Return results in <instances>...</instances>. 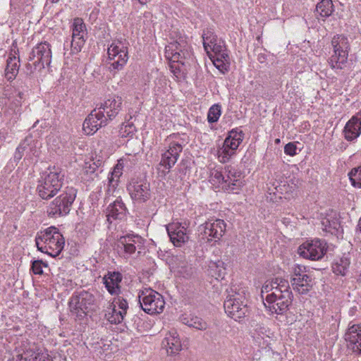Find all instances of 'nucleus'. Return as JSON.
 <instances>
[{
	"label": "nucleus",
	"instance_id": "f257e3e1",
	"mask_svg": "<svg viewBox=\"0 0 361 361\" xmlns=\"http://www.w3.org/2000/svg\"><path fill=\"white\" fill-rule=\"evenodd\" d=\"M65 172L58 166L49 167L41 176L37 190L43 200H49L62 188Z\"/></svg>",
	"mask_w": 361,
	"mask_h": 361
},
{
	"label": "nucleus",
	"instance_id": "f03ea898",
	"mask_svg": "<svg viewBox=\"0 0 361 361\" xmlns=\"http://www.w3.org/2000/svg\"><path fill=\"white\" fill-rule=\"evenodd\" d=\"M35 243L38 250L56 257L63 250L65 240L57 228L50 226L37 233Z\"/></svg>",
	"mask_w": 361,
	"mask_h": 361
},
{
	"label": "nucleus",
	"instance_id": "7ed1b4c3",
	"mask_svg": "<svg viewBox=\"0 0 361 361\" xmlns=\"http://www.w3.org/2000/svg\"><path fill=\"white\" fill-rule=\"evenodd\" d=\"M225 312L235 321L245 318L249 312L247 305L245 290L231 287L224 304Z\"/></svg>",
	"mask_w": 361,
	"mask_h": 361
},
{
	"label": "nucleus",
	"instance_id": "20e7f679",
	"mask_svg": "<svg viewBox=\"0 0 361 361\" xmlns=\"http://www.w3.org/2000/svg\"><path fill=\"white\" fill-rule=\"evenodd\" d=\"M282 289L275 290V292L266 295L264 305L271 312L283 314L287 312L293 301V293L288 282H283Z\"/></svg>",
	"mask_w": 361,
	"mask_h": 361
},
{
	"label": "nucleus",
	"instance_id": "39448f33",
	"mask_svg": "<svg viewBox=\"0 0 361 361\" xmlns=\"http://www.w3.org/2000/svg\"><path fill=\"white\" fill-rule=\"evenodd\" d=\"M333 53L328 59L330 67L341 71L347 64L350 46L348 39L343 35H335L331 39Z\"/></svg>",
	"mask_w": 361,
	"mask_h": 361
},
{
	"label": "nucleus",
	"instance_id": "423d86ee",
	"mask_svg": "<svg viewBox=\"0 0 361 361\" xmlns=\"http://www.w3.org/2000/svg\"><path fill=\"white\" fill-rule=\"evenodd\" d=\"M76 197V190L73 187H66L61 193L49 204L48 215L51 217L68 214Z\"/></svg>",
	"mask_w": 361,
	"mask_h": 361
},
{
	"label": "nucleus",
	"instance_id": "0eeeda50",
	"mask_svg": "<svg viewBox=\"0 0 361 361\" xmlns=\"http://www.w3.org/2000/svg\"><path fill=\"white\" fill-rule=\"evenodd\" d=\"M138 298L140 307L147 314H159L164 309L165 301L163 296L151 288L141 290L139 293Z\"/></svg>",
	"mask_w": 361,
	"mask_h": 361
},
{
	"label": "nucleus",
	"instance_id": "6e6552de",
	"mask_svg": "<svg viewBox=\"0 0 361 361\" xmlns=\"http://www.w3.org/2000/svg\"><path fill=\"white\" fill-rule=\"evenodd\" d=\"M165 56L173 63L185 64L192 57L190 47L185 39L180 36L166 46Z\"/></svg>",
	"mask_w": 361,
	"mask_h": 361
},
{
	"label": "nucleus",
	"instance_id": "1a4fd4ad",
	"mask_svg": "<svg viewBox=\"0 0 361 361\" xmlns=\"http://www.w3.org/2000/svg\"><path fill=\"white\" fill-rule=\"evenodd\" d=\"M244 133L238 128L228 132L221 148L218 150V159L221 163L228 162L232 156L235 154L236 149L243 142Z\"/></svg>",
	"mask_w": 361,
	"mask_h": 361
},
{
	"label": "nucleus",
	"instance_id": "9d476101",
	"mask_svg": "<svg viewBox=\"0 0 361 361\" xmlns=\"http://www.w3.org/2000/svg\"><path fill=\"white\" fill-rule=\"evenodd\" d=\"M108 56L110 61V71L121 70L128 60V50L126 42L122 41L114 42L108 48Z\"/></svg>",
	"mask_w": 361,
	"mask_h": 361
},
{
	"label": "nucleus",
	"instance_id": "9b49d317",
	"mask_svg": "<svg viewBox=\"0 0 361 361\" xmlns=\"http://www.w3.org/2000/svg\"><path fill=\"white\" fill-rule=\"evenodd\" d=\"M327 248V243L325 240L315 239L304 242L299 246L298 253L305 259L316 261L324 257Z\"/></svg>",
	"mask_w": 361,
	"mask_h": 361
},
{
	"label": "nucleus",
	"instance_id": "f8f14e48",
	"mask_svg": "<svg viewBox=\"0 0 361 361\" xmlns=\"http://www.w3.org/2000/svg\"><path fill=\"white\" fill-rule=\"evenodd\" d=\"M226 228V224L222 219H209L201 224L198 231L202 238L207 241H219L224 235Z\"/></svg>",
	"mask_w": 361,
	"mask_h": 361
},
{
	"label": "nucleus",
	"instance_id": "ddd939ff",
	"mask_svg": "<svg viewBox=\"0 0 361 361\" xmlns=\"http://www.w3.org/2000/svg\"><path fill=\"white\" fill-rule=\"evenodd\" d=\"M94 302V297L92 293L82 290L72 295L69 301V308L77 317H83L88 307L93 305Z\"/></svg>",
	"mask_w": 361,
	"mask_h": 361
},
{
	"label": "nucleus",
	"instance_id": "4468645a",
	"mask_svg": "<svg viewBox=\"0 0 361 361\" xmlns=\"http://www.w3.org/2000/svg\"><path fill=\"white\" fill-rule=\"evenodd\" d=\"M128 190L130 197L140 203L147 202L151 197L150 185L145 179H133Z\"/></svg>",
	"mask_w": 361,
	"mask_h": 361
},
{
	"label": "nucleus",
	"instance_id": "2eb2a0df",
	"mask_svg": "<svg viewBox=\"0 0 361 361\" xmlns=\"http://www.w3.org/2000/svg\"><path fill=\"white\" fill-rule=\"evenodd\" d=\"M51 45L47 42H43L37 44L30 56V60H34L35 67L44 68L45 66H49L51 61Z\"/></svg>",
	"mask_w": 361,
	"mask_h": 361
},
{
	"label": "nucleus",
	"instance_id": "dca6fc26",
	"mask_svg": "<svg viewBox=\"0 0 361 361\" xmlns=\"http://www.w3.org/2000/svg\"><path fill=\"white\" fill-rule=\"evenodd\" d=\"M344 339L348 349L356 355H361V324L350 322Z\"/></svg>",
	"mask_w": 361,
	"mask_h": 361
},
{
	"label": "nucleus",
	"instance_id": "f3484780",
	"mask_svg": "<svg viewBox=\"0 0 361 361\" xmlns=\"http://www.w3.org/2000/svg\"><path fill=\"white\" fill-rule=\"evenodd\" d=\"M105 115L97 107L91 111L83 122L82 128L87 135H92L108 124Z\"/></svg>",
	"mask_w": 361,
	"mask_h": 361
},
{
	"label": "nucleus",
	"instance_id": "a211bd4d",
	"mask_svg": "<svg viewBox=\"0 0 361 361\" xmlns=\"http://www.w3.org/2000/svg\"><path fill=\"white\" fill-rule=\"evenodd\" d=\"M86 26L82 18H76L73 20L72 27V41L71 44V52L77 54L81 51L85 39Z\"/></svg>",
	"mask_w": 361,
	"mask_h": 361
},
{
	"label": "nucleus",
	"instance_id": "6ab92c4d",
	"mask_svg": "<svg viewBox=\"0 0 361 361\" xmlns=\"http://www.w3.org/2000/svg\"><path fill=\"white\" fill-rule=\"evenodd\" d=\"M170 240L176 247H182L189 240V231L185 224L172 223L166 226Z\"/></svg>",
	"mask_w": 361,
	"mask_h": 361
},
{
	"label": "nucleus",
	"instance_id": "aec40b11",
	"mask_svg": "<svg viewBox=\"0 0 361 361\" xmlns=\"http://www.w3.org/2000/svg\"><path fill=\"white\" fill-rule=\"evenodd\" d=\"M183 150V146L176 142H171L169 149L161 154V158L159 163L160 166H163L166 171H163L165 174L169 173L170 169L177 162L180 152Z\"/></svg>",
	"mask_w": 361,
	"mask_h": 361
},
{
	"label": "nucleus",
	"instance_id": "412c9836",
	"mask_svg": "<svg viewBox=\"0 0 361 361\" xmlns=\"http://www.w3.org/2000/svg\"><path fill=\"white\" fill-rule=\"evenodd\" d=\"M123 99L119 96H113L104 102L100 103L97 107L102 114L105 115L106 118L109 121H112L118 114L122 109Z\"/></svg>",
	"mask_w": 361,
	"mask_h": 361
},
{
	"label": "nucleus",
	"instance_id": "4be33fe9",
	"mask_svg": "<svg viewBox=\"0 0 361 361\" xmlns=\"http://www.w3.org/2000/svg\"><path fill=\"white\" fill-rule=\"evenodd\" d=\"M144 245V239L134 234L121 236L118 240V247L123 249L124 253L129 256L135 253L137 248L141 249Z\"/></svg>",
	"mask_w": 361,
	"mask_h": 361
},
{
	"label": "nucleus",
	"instance_id": "5701e85b",
	"mask_svg": "<svg viewBox=\"0 0 361 361\" xmlns=\"http://www.w3.org/2000/svg\"><path fill=\"white\" fill-rule=\"evenodd\" d=\"M225 173L226 176L224 178V185H222V188L228 192H237L242 187V182L240 180V172L231 166H226Z\"/></svg>",
	"mask_w": 361,
	"mask_h": 361
},
{
	"label": "nucleus",
	"instance_id": "b1692460",
	"mask_svg": "<svg viewBox=\"0 0 361 361\" xmlns=\"http://www.w3.org/2000/svg\"><path fill=\"white\" fill-rule=\"evenodd\" d=\"M32 138L26 137L18 146L13 155L15 162H18L25 156V159H32L37 157V151L35 146L31 145Z\"/></svg>",
	"mask_w": 361,
	"mask_h": 361
},
{
	"label": "nucleus",
	"instance_id": "393cba45",
	"mask_svg": "<svg viewBox=\"0 0 361 361\" xmlns=\"http://www.w3.org/2000/svg\"><path fill=\"white\" fill-rule=\"evenodd\" d=\"M343 133L345 139L348 141L355 140L360 136L361 133V111L346 123Z\"/></svg>",
	"mask_w": 361,
	"mask_h": 361
},
{
	"label": "nucleus",
	"instance_id": "a878e982",
	"mask_svg": "<svg viewBox=\"0 0 361 361\" xmlns=\"http://www.w3.org/2000/svg\"><path fill=\"white\" fill-rule=\"evenodd\" d=\"M322 230L332 235H338L342 233V228L336 212H331L322 219Z\"/></svg>",
	"mask_w": 361,
	"mask_h": 361
},
{
	"label": "nucleus",
	"instance_id": "bb28decb",
	"mask_svg": "<svg viewBox=\"0 0 361 361\" xmlns=\"http://www.w3.org/2000/svg\"><path fill=\"white\" fill-rule=\"evenodd\" d=\"M127 209L121 199H116L106 209L107 221L111 224L114 220H121L126 215Z\"/></svg>",
	"mask_w": 361,
	"mask_h": 361
},
{
	"label": "nucleus",
	"instance_id": "cd10ccee",
	"mask_svg": "<svg viewBox=\"0 0 361 361\" xmlns=\"http://www.w3.org/2000/svg\"><path fill=\"white\" fill-rule=\"evenodd\" d=\"M161 345L169 355L176 354L182 349L180 340L175 330L170 331L166 335Z\"/></svg>",
	"mask_w": 361,
	"mask_h": 361
},
{
	"label": "nucleus",
	"instance_id": "c85d7f7f",
	"mask_svg": "<svg viewBox=\"0 0 361 361\" xmlns=\"http://www.w3.org/2000/svg\"><path fill=\"white\" fill-rule=\"evenodd\" d=\"M105 287L111 295L118 294L120 292V283L122 281V275L118 271L109 272L104 277Z\"/></svg>",
	"mask_w": 361,
	"mask_h": 361
},
{
	"label": "nucleus",
	"instance_id": "c756f323",
	"mask_svg": "<svg viewBox=\"0 0 361 361\" xmlns=\"http://www.w3.org/2000/svg\"><path fill=\"white\" fill-rule=\"evenodd\" d=\"M22 350L23 353L17 355L18 361H38L42 353L34 343L24 344Z\"/></svg>",
	"mask_w": 361,
	"mask_h": 361
},
{
	"label": "nucleus",
	"instance_id": "7c9ffc66",
	"mask_svg": "<svg viewBox=\"0 0 361 361\" xmlns=\"http://www.w3.org/2000/svg\"><path fill=\"white\" fill-rule=\"evenodd\" d=\"M293 290L299 294H307L312 288V276H305L300 279L290 280Z\"/></svg>",
	"mask_w": 361,
	"mask_h": 361
},
{
	"label": "nucleus",
	"instance_id": "2f4dec72",
	"mask_svg": "<svg viewBox=\"0 0 361 361\" xmlns=\"http://www.w3.org/2000/svg\"><path fill=\"white\" fill-rule=\"evenodd\" d=\"M180 320L183 324L198 330L204 331L208 327L207 323L197 316L185 314L181 317Z\"/></svg>",
	"mask_w": 361,
	"mask_h": 361
},
{
	"label": "nucleus",
	"instance_id": "473e14b6",
	"mask_svg": "<svg viewBox=\"0 0 361 361\" xmlns=\"http://www.w3.org/2000/svg\"><path fill=\"white\" fill-rule=\"evenodd\" d=\"M270 331L266 327L259 326L253 333V338L262 348H267L270 344Z\"/></svg>",
	"mask_w": 361,
	"mask_h": 361
},
{
	"label": "nucleus",
	"instance_id": "72a5a7b5",
	"mask_svg": "<svg viewBox=\"0 0 361 361\" xmlns=\"http://www.w3.org/2000/svg\"><path fill=\"white\" fill-rule=\"evenodd\" d=\"M20 61L16 56H9L5 70V75L8 80H13L17 75L20 67Z\"/></svg>",
	"mask_w": 361,
	"mask_h": 361
},
{
	"label": "nucleus",
	"instance_id": "f704fd0d",
	"mask_svg": "<svg viewBox=\"0 0 361 361\" xmlns=\"http://www.w3.org/2000/svg\"><path fill=\"white\" fill-rule=\"evenodd\" d=\"M123 164L118 162L114 168L113 171L111 173V176L108 178L109 185L107 192H110L114 191L118 186L119 182V178L122 175Z\"/></svg>",
	"mask_w": 361,
	"mask_h": 361
},
{
	"label": "nucleus",
	"instance_id": "c9c22d12",
	"mask_svg": "<svg viewBox=\"0 0 361 361\" xmlns=\"http://www.w3.org/2000/svg\"><path fill=\"white\" fill-rule=\"evenodd\" d=\"M283 282H288L287 280L282 278H276L271 281H267L264 283L262 288V298H264V294H269L275 292V290H281V286L283 284Z\"/></svg>",
	"mask_w": 361,
	"mask_h": 361
},
{
	"label": "nucleus",
	"instance_id": "e433bc0d",
	"mask_svg": "<svg viewBox=\"0 0 361 361\" xmlns=\"http://www.w3.org/2000/svg\"><path fill=\"white\" fill-rule=\"evenodd\" d=\"M316 11L322 17L327 18L334 12L331 0H322L317 4Z\"/></svg>",
	"mask_w": 361,
	"mask_h": 361
},
{
	"label": "nucleus",
	"instance_id": "4c0bfd02",
	"mask_svg": "<svg viewBox=\"0 0 361 361\" xmlns=\"http://www.w3.org/2000/svg\"><path fill=\"white\" fill-rule=\"evenodd\" d=\"M202 39L204 49L207 53H209V48L220 40L210 29H207L203 32Z\"/></svg>",
	"mask_w": 361,
	"mask_h": 361
},
{
	"label": "nucleus",
	"instance_id": "58836bf2",
	"mask_svg": "<svg viewBox=\"0 0 361 361\" xmlns=\"http://www.w3.org/2000/svg\"><path fill=\"white\" fill-rule=\"evenodd\" d=\"M126 315L125 313L121 312L116 307L111 306L109 308V311L106 314V317L108 321L111 324H119L121 323Z\"/></svg>",
	"mask_w": 361,
	"mask_h": 361
},
{
	"label": "nucleus",
	"instance_id": "ea45409f",
	"mask_svg": "<svg viewBox=\"0 0 361 361\" xmlns=\"http://www.w3.org/2000/svg\"><path fill=\"white\" fill-rule=\"evenodd\" d=\"M350 265V261L348 258H341L333 265V271L336 274L344 276L346 274Z\"/></svg>",
	"mask_w": 361,
	"mask_h": 361
},
{
	"label": "nucleus",
	"instance_id": "a19ab883",
	"mask_svg": "<svg viewBox=\"0 0 361 361\" xmlns=\"http://www.w3.org/2000/svg\"><path fill=\"white\" fill-rule=\"evenodd\" d=\"M221 114V106L218 104L212 105L209 108L208 114H207L208 122L210 123L217 122Z\"/></svg>",
	"mask_w": 361,
	"mask_h": 361
},
{
	"label": "nucleus",
	"instance_id": "79ce46f5",
	"mask_svg": "<svg viewBox=\"0 0 361 361\" xmlns=\"http://www.w3.org/2000/svg\"><path fill=\"white\" fill-rule=\"evenodd\" d=\"M348 176L352 185L361 188V166L353 169L349 172Z\"/></svg>",
	"mask_w": 361,
	"mask_h": 361
},
{
	"label": "nucleus",
	"instance_id": "37998d69",
	"mask_svg": "<svg viewBox=\"0 0 361 361\" xmlns=\"http://www.w3.org/2000/svg\"><path fill=\"white\" fill-rule=\"evenodd\" d=\"M306 272V267L305 266L295 264L292 268V276L290 280L300 279L302 277L310 276Z\"/></svg>",
	"mask_w": 361,
	"mask_h": 361
},
{
	"label": "nucleus",
	"instance_id": "c03bdc74",
	"mask_svg": "<svg viewBox=\"0 0 361 361\" xmlns=\"http://www.w3.org/2000/svg\"><path fill=\"white\" fill-rule=\"evenodd\" d=\"M111 306L115 307H118L121 312L126 314L127 310L128 308V302L121 296H118L114 298Z\"/></svg>",
	"mask_w": 361,
	"mask_h": 361
},
{
	"label": "nucleus",
	"instance_id": "a18cd8bd",
	"mask_svg": "<svg viewBox=\"0 0 361 361\" xmlns=\"http://www.w3.org/2000/svg\"><path fill=\"white\" fill-rule=\"evenodd\" d=\"M210 59L212 60L214 65L215 67L222 73H225L228 71L230 62H224L219 59H217L214 57H212V56H209Z\"/></svg>",
	"mask_w": 361,
	"mask_h": 361
},
{
	"label": "nucleus",
	"instance_id": "49530a36",
	"mask_svg": "<svg viewBox=\"0 0 361 361\" xmlns=\"http://www.w3.org/2000/svg\"><path fill=\"white\" fill-rule=\"evenodd\" d=\"M210 176L212 181H214L218 183H222L223 185H224L225 176L223 175L221 171H219L217 170L212 171Z\"/></svg>",
	"mask_w": 361,
	"mask_h": 361
},
{
	"label": "nucleus",
	"instance_id": "de8ad7c7",
	"mask_svg": "<svg viewBox=\"0 0 361 361\" xmlns=\"http://www.w3.org/2000/svg\"><path fill=\"white\" fill-rule=\"evenodd\" d=\"M44 265L42 260H35L31 267V269L34 274H42V266ZM44 266H47L44 264Z\"/></svg>",
	"mask_w": 361,
	"mask_h": 361
},
{
	"label": "nucleus",
	"instance_id": "09e8293b",
	"mask_svg": "<svg viewBox=\"0 0 361 361\" xmlns=\"http://www.w3.org/2000/svg\"><path fill=\"white\" fill-rule=\"evenodd\" d=\"M178 271L179 274L183 275V277L188 278L192 276V268L191 265H188V264H186L184 266L178 267Z\"/></svg>",
	"mask_w": 361,
	"mask_h": 361
},
{
	"label": "nucleus",
	"instance_id": "8fccbe9b",
	"mask_svg": "<svg viewBox=\"0 0 361 361\" xmlns=\"http://www.w3.org/2000/svg\"><path fill=\"white\" fill-rule=\"evenodd\" d=\"M226 47L224 42L221 40H219L217 43L214 44L209 48V51L211 50L214 52V55L220 53L223 51H225Z\"/></svg>",
	"mask_w": 361,
	"mask_h": 361
},
{
	"label": "nucleus",
	"instance_id": "3c124183",
	"mask_svg": "<svg viewBox=\"0 0 361 361\" xmlns=\"http://www.w3.org/2000/svg\"><path fill=\"white\" fill-rule=\"evenodd\" d=\"M297 147L295 143L289 142L284 147V152L289 156H294L297 154Z\"/></svg>",
	"mask_w": 361,
	"mask_h": 361
},
{
	"label": "nucleus",
	"instance_id": "603ef678",
	"mask_svg": "<svg viewBox=\"0 0 361 361\" xmlns=\"http://www.w3.org/2000/svg\"><path fill=\"white\" fill-rule=\"evenodd\" d=\"M212 57H214L217 59H219L224 62H230V58H229V56L227 53V50L225 49V51H223L220 53H218L214 56H212Z\"/></svg>",
	"mask_w": 361,
	"mask_h": 361
},
{
	"label": "nucleus",
	"instance_id": "864d4df0",
	"mask_svg": "<svg viewBox=\"0 0 361 361\" xmlns=\"http://www.w3.org/2000/svg\"><path fill=\"white\" fill-rule=\"evenodd\" d=\"M128 128V135H130V133H133L135 131V127L133 124H128L125 126V128ZM125 132H127V129L125 130Z\"/></svg>",
	"mask_w": 361,
	"mask_h": 361
},
{
	"label": "nucleus",
	"instance_id": "5fc2aeb1",
	"mask_svg": "<svg viewBox=\"0 0 361 361\" xmlns=\"http://www.w3.org/2000/svg\"><path fill=\"white\" fill-rule=\"evenodd\" d=\"M48 357L47 354L42 353L41 355H39L38 361H49Z\"/></svg>",
	"mask_w": 361,
	"mask_h": 361
},
{
	"label": "nucleus",
	"instance_id": "6e6d98bb",
	"mask_svg": "<svg viewBox=\"0 0 361 361\" xmlns=\"http://www.w3.org/2000/svg\"><path fill=\"white\" fill-rule=\"evenodd\" d=\"M357 226L359 227V229L361 231V216H360V219L359 220V222H358V225Z\"/></svg>",
	"mask_w": 361,
	"mask_h": 361
},
{
	"label": "nucleus",
	"instance_id": "4d7b16f0",
	"mask_svg": "<svg viewBox=\"0 0 361 361\" xmlns=\"http://www.w3.org/2000/svg\"><path fill=\"white\" fill-rule=\"evenodd\" d=\"M18 94H19L20 98L21 99L23 95V93L19 92Z\"/></svg>",
	"mask_w": 361,
	"mask_h": 361
}]
</instances>
